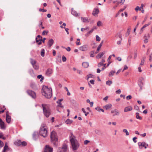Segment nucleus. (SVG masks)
<instances>
[{"label": "nucleus", "mask_w": 152, "mask_h": 152, "mask_svg": "<svg viewBox=\"0 0 152 152\" xmlns=\"http://www.w3.org/2000/svg\"><path fill=\"white\" fill-rule=\"evenodd\" d=\"M70 140L73 151L77 150L79 148V145L75 136L72 133H71L69 137Z\"/></svg>", "instance_id": "obj_1"}, {"label": "nucleus", "mask_w": 152, "mask_h": 152, "mask_svg": "<svg viewBox=\"0 0 152 152\" xmlns=\"http://www.w3.org/2000/svg\"><path fill=\"white\" fill-rule=\"evenodd\" d=\"M42 93L43 96L48 99L50 98L52 96V89L46 86H43L42 88Z\"/></svg>", "instance_id": "obj_2"}, {"label": "nucleus", "mask_w": 152, "mask_h": 152, "mask_svg": "<svg viewBox=\"0 0 152 152\" xmlns=\"http://www.w3.org/2000/svg\"><path fill=\"white\" fill-rule=\"evenodd\" d=\"M46 125L45 124H42L41 125L39 134L40 135L44 137L47 136L48 131Z\"/></svg>", "instance_id": "obj_3"}, {"label": "nucleus", "mask_w": 152, "mask_h": 152, "mask_svg": "<svg viewBox=\"0 0 152 152\" xmlns=\"http://www.w3.org/2000/svg\"><path fill=\"white\" fill-rule=\"evenodd\" d=\"M50 138L52 142L55 146H56L57 145L58 139L56 132L55 131H53L51 133Z\"/></svg>", "instance_id": "obj_4"}, {"label": "nucleus", "mask_w": 152, "mask_h": 152, "mask_svg": "<svg viewBox=\"0 0 152 152\" xmlns=\"http://www.w3.org/2000/svg\"><path fill=\"white\" fill-rule=\"evenodd\" d=\"M42 107L44 115L46 117L48 118L51 114L50 109L49 108L48 106L46 104H42Z\"/></svg>", "instance_id": "obj_5"}, {"label": "nucleus", "mask_w": 152, "mask_h": 152, "mask_svg": "<svg viewBox=\"0 0 152 152\" xmlns=\"http://www.w3.org/2000/svg\"><path fill=\"white\" fill-rule=\"evenodd\" d=\"M31 63L33 67L35 70H38L39 69V66L38 64L37 63L36 61L31 58L30 59Z\"/></svg>", "instance_id": "obj_6"}, {"label": "nucleus", "mask_w": 152, "mask_h": 152, "mask_svg": "<svg viewBox=\"0 0 152 152\" xmlns=\"http://www.w3.org/2000/svg\"><path fill=\"white\" fill-rule=\"evenodd\" d=\"M26 93L28 95L30 96L32 98L35 99L36 97V95L35 92L30 90H27Z\"/></svg>", "instance_id": "obj_7"}, {"label": "nucleus", "mask_w": 152, "mask_h": 152, "mask_svg": "<svg viewBox=\"0 0 152 152\" xmlns=\"http://www.w3.org/2000/svg\"><path fill=\"white\" fill-rule=\"evenodd\" d=\"M67 149V146L66 145L64 144H63L62 147L58 148V152H61V151H62L63 152H66V151Z\"/></svg>", "instance_id": "obj_8"}, {"label": "nucleus", "mask_w": 152, "mask_h": 152, "mask_svg": "<svg viewBox=\"0 0 152 152\" xmlns=\"http://www.w3.org/2000/svg\"><path fill=\"white\" fill-rule=\"evenodd\" d=\"M138 145L139 146V148L140 149H142L143 147H144L145 149L147 148V146H148V144H146V143L145 142H139L138 143Z\"/></svg>", "instance_id": "obj_9"}, {"label": "nucleus", "mask_w": 152, "mask_h": 152, "mask_svg": "<svg viewBox=\"0 0 152 152\" xmlns=\"http://www.w3.org/2000/svg\"><path fill=\"white\" fill-rule=\"evenodd\" d=\"M144 79L143 77H141L140 78L139 80V81L140 83L138 84V85L140 88V91H141L142 90V88L143 87V83L142 82V81L144 80Z\"/></svg>", "instance_id": "obj_10"}, {"label": "nucleus", "mask_w": 152, "mask_h": 152, "mask_svg": "<svg viewBox=\"0 0 152 152\" xmlns=\"http://www.w3.org/2000/svg\"><path fill=\"white\" fill-rule=\"evenodd\" d=\"M36 42L38 43V44L40 45L42 43V37L40 35H38L36 38Z\"/></svg>", "instance_id": "obj_11"}, {"label": "nucleus", "mask_w": 152, "mask_h": 152, "mask_svg": "<svg viewBox=\"0 0 152 152\" xmlns=\"http://www.w3.org/2000/svg\"><path fill=\"white\" fill-rule=\"evenodd\" d=\"M11 118L10 116L9 115V112L7 111L6 113V122L9 124L11 121Z\"/></svg>", "instance_id": "obj_12"}, {"label": "nucleus", "mask_w": 152, "mask_h": 152, "mask_svg": "<svg viewBox=\"0 0 152 152\" xmlns=\"http://www.w3.org/2000/svg\"><path fill=\"white\" fill-rule=\"evenodd\" d=\"M53 148L51 147L49 145H46L45 146V148L44 152H52Z\"/></svg>", "instance_id": "obj_13"}, {"label": "nucleus", "mask_w": 152, "mask_h": 152, "mask_svg": "<svg viewBox=\"0 0 152 152\" xmlns=\"http://www.w3.org/2000/svg\"><path fill=\"white\" fill-rule=\"evenodd\" d=\"M111 113L113 114V116L118 115L120 114L119 112L116 109H115L113 110H112Z\"/></svg>", "instance_id": "obj_14"}, {"label": "nucleus", "mask_w": 152, "mask_h": 152, "mask_svg": "<svg viewBox=\"0 0 152 152\" xmlns=\"http://www.w3.org/2000/svg\"><path fill=\"white\" fill-rule=\"evenodd\" d=\"M99 13V10L98 8H95L92 12V15L95 16H97V14Z\"/></svg>", "instance_id": "obj_15"}, {"label": "nucleus", "mask_w": 152, "mask_h": 152, "mask_svg": "<svg viewBox=\"0 0 152 152\" xmlns=\"http://www.w3.org/2000/svg\"><path fill=\"white\" fill-rule=\"evenodd\" d=\"M0 127L1 129H4L5 128L4 123L1 118H0Z\"/></svg>", "instance_id": "obj_16"}, {"label": "nucleus", "mask_w": 152, "mask_h": 152, "mask_svg": "<svg viewBox=\"0 0 152 152\" xmlns=\"http://www.w3.org/2000/svg\"><path fill=\"white\" fill-rule=\"evenodd\" d=\"M52 69H47L46 71V74L47 76H50L52 74Z\"/></svg>", "instance_id": "obj_17"}, {"label": "nucleus", "mask_w": 152, "mask_h": 152, "mask_svg": "<svg viewBox=\"0 0 152 152\" xmlns=\"http://www.w3.org/2000/svg\"><path fill=\"white\" fill-rule=\"evenodd\" d=\"M63 100V99H59L57 101V103L58 104L57 106L60 107L61 108H63L64 106L62 105L61 102Z\"/></svg>", "instance_id": "obj_18"}, {"label": "nucleus", "mask_w": 152, "mask_h": 152, "mask_svg": "<svg viewBox=\"0 0 152 152\" xmlns=\"http://www.w3.org/2000/svg\"><path fill=\"white\" fill-rule=\"evenodd\" d=\"M132 110V107L130 106H129L125 108L124 109V112H126L129 111H131Z\"/></svg>", "instance_id": "obj_19"}, {"label": "nucleus", "mask_w": 152, "mask_h": 152, "mask_svg": "<svg viewBox=\"0 0 152 152\" xmlns=\"http://www.w3.org/2000/svg\"><path fill=\"white\" fill-rule=\"evenodd\" d=\"M31 87L33 89L36 90L37 89V86L34 83H31L30 85Z\"/></svg>", "instance_id": "obj_20"}, {"label": "nucleus", "mask_w": 152, "mask_h": 152, "mask_svg": "<svg viewBox=\"0 0 152 152\" xmlns=\"http://www.w3.org/2000/svg\"><path fill=\"white\" fill-rule=\"evenodd\" d=\"M80 49L82 51H85L87 50V47L86 45H84L80 47Z\"/></svg>", "instance_id": "obj_21"}, {"label": "nucleus", "mask_w": 152, "mask_h": 152, "mask_svg": "<svg viewBox=\"0 0 152 152\" xmlns=\"http://www.w3.org/2000/svg\"><path fill=\"white\" fill-rule=\"evenodd\" d=\"M103 42V41H102V42H101V43H100V44L98 46V47L97 48V50L95 52V53L96 54L99 51V50L102 45Z\"/></svg>", "instance_id": "obj_22"}, {"label": "nucleus", "mask_w": 152, "mask_h": 152, "mask_svg": "<svg viewBox=\"0 0 152 152\" xmlns=\"http://www.w3.org/2000/svg\"><path fill=\"white\" fill-rule=\"evenodd\" d=\"M54 43V40L53 39H50L48 42V45L49 47H50Z\"/></svg>", "instance_id": "obj_23"}, {"label": "nucleus", "mask_w": 152, "mask_h": 152, "mask_svg": "<svg viewBox=\"0 0 152 152\" xmlns=\"http://www.w3.org/2000/svg\"><path fill=\"white\" fill-rule=\"evenodd\" d=\"M81 19L82 21L84 23L89 22L90 21L89 20L88 18H85L81 17Z\"/></svg>", "instance_id": "obj_24"}, {"label": "nucleus", "mask_w": 152, "mask_h": 152, "mask_svg": "<svg viewBox=\"0 0 152 152\" xmlns=\"http://www.w3.org/2000/svg\"><path fill=\"white\" fill-rule=\"evenodd\" d=\"M71 13L73 15H74L76 17L78 15V14L77 12L75 10H74V9L73 8L72 9Z\"/></svg>", "instance_id": "obj_25"}, {"label": "nucleus", "mask_w": 152, "mask_h": 152, "mask_svg": "<svg viewBox=\"0 0 152 152\" xmlns=\"http://www.w3.org/2000/svg\"><path fill=\"white\" fill-rule=\"evenodd\" d=\"M21 141L20 140H17L14 142V144L15 145L20 146L21 145Z\"/></svg>", "instance_id": "obj_26"}, {"label": "nucleus", "mask_w": 152, "mask_h": 152, "mask_svg": "<svg viewBox=\"0 0 152 152\" xmlns=\"http://www.w3.org/2000/svg\"><path fill=\"white\" fill-rule=\"evenodd\" d=\"M112 107V105L111 104H108L103 107V108L105 109L106 110Z\"/></svg>", "instance_id": "obj_27"}, {"label": "nucleus", "mask_w": 152, "mask_h": 152, "mask_svg": "<svg viewBox=\"0 0 152 152\" xmlns=\"http://www.w3.org/2000/svg\"><path fill=\"white\" fill-rule=\"evenodd\" d=\"M8 149V147L7 145V143L6 142L5 143V145L3 151V152H6V151Z\"/></svg>", "instance_id": "obj_28"}, {"label": "nucleus", "mask_w": 152, "mask_h": 152, "mask_svg": "<svg viewBox=\"0 0 152 152\" xmlns=\"http://www.w3.org/2000/svg\"><path fill=\"white\" fill-rule=\"evenodd\" d=\"M82 65L84 68H87L89 66V63L87 62H84L82 63Z\"/></svg>", "instance_id": "obj_29"}, {"label": "nucleus", "mask_w": 152, "mask_h": 152, "mask_svg": "<svg viewBox=\"0 0 152 152\" xmlns=\"http://www.w3.org/2000/svg\"><path fill=\"white\" fill-rule=\"evenodd\" d=\"M38 138L37 133L34 132L33 134V138L34 140H36Z\"/></svg>", "instance_id": "obj_30"}, {"label": "nucleus", "mask_w": 152, "mask_h": 152, "mask_svg": "<svg viewBox=\"0 0 152 152\" xmlns=\"http://www.w3.org/2000/svg\"><path fill=\"white\" fill-rule=\"evenodd\" d=\"M104 54V53L103 52L100 53L98 54V55L96 56V57L97 58H99L102 57Z\"/></svg>", "instance_id": "obj_31"}, {"label": "nucleus", "mask_w": 152, "mask_h": 152, "mask_svg": "<svg viewBox=\"0 0 152 152\" xmlns=\"http://www.w3.org/2000/svg\"><path fill=\"white\" fill-rule=\"evenodd\" d=\"M37 77L38 79H39L41 78L40 81L41 82H42L43 80L44 79V78L42 76V75H39L37 76Z\"/></svg>", "instance_id": "obj_32"}, {"label": "nucleus", "mask_w": 152, "mask_h": 152, "mask_svg": "<svg viewBox=\"0 0 152 152\" xmlns=\"http://www.w3.org/2000/svg\"><path fill=\"white\" fill-rule=\"evenodd\" d=\"M139 113H136V118L138 119L139 120H142V118L139 115Z\"/></svg>", "instance_id": "obj_33"}, {"label": "nucleus", "mask_w": 152, "mask_h": 152, "mask_svg": "<svg viewBox=\"0 0 152 152\" xmlns=\"http://www.w3.org/2000/svg\"><path fill=\"white\" fill-rule=\"evenodd\" d=\"M72 122V121L69 119H67L66 121V123L67 124H71Z\"/></svg>", "instance_id": "obj_34"}, {"label": "nucleus", "mask_w": 152, "mask_h": 152, "mask_svg": "<svg viewBox=\"0 0 152 152\" xmlns=\"http://www.w3.org/2000/svg\"><path fill=\"white\" fill-rule=\"evenodd\" d=\"M45 50L44 49H42L41 51V55L43 57L45 56Z\"/></svg>", "instance_id": "obj_35"}, {"label": "nucleus", "mask_w": 152, "mask_h": 152, "mask_svg": "<svg viewBox=\"0 0 152 152\" xmlns=\"http://www.w3.org/2000/svg\"><path fill=\"white\" fill-rule=\"evenodd\" d=\"M115 73V71L112 70L111 71L109 74V77H111Z\"/></svg>", "instance_id": "obj_36"}, {"label": "nucleus", "mask_w": 152, "mask_h": 152, "mask_svg": "<svg viewBox=\"0 0 152 152\" xmlns=\"http://www.w3.org/2000/svg\"><path fill=\"white\" fill-rule=\"evenodd\" d=\"M95 109L98 111L99 112H100V111H102V112H104V110L101 108H100L99 107H96L95 108Z\"/></svg>", "instance_id": "obj_37"}, {"label": "nucleus", "mask_w": 152, "mask_h": 152, "mask_svg": "<svg viewBox=\"0 0 152 152\" xmlns=\"http://www.w3.org/2000/svg\"><path fill=\"white\" fill-rule=\"evenodd\" d=\"M145 59V57H143L142 58V60L141 61V62L140 64V65H143L144 64Z\"/></svg>", "instance_id": "obj_38"}, {"label": "nucleus", "mask_w": 152, "mask_h": 152, "mask_svg": "<svg viewBox=\"0 0 152 152\" xmlns=\"http://www.w3.org/2000/svg\"><path fill=\"white\" fill-rule=\"evenodd\" d=\"M93 32V30L91 29L90 31L88 32L86 34L85 36L86 37H88L90 34L91 33Z\"/></svg>", "instance_id": "obj_39"}, {"label": "nucleus", "mask_w": 152, "mask_h": 152, "mask_svg": "<svg viewBox=\"0 0 152 152\" xmlns=\"http://www.w3.org/2000/svg\"><path fill=\"white\" fill-rule=\"evenodd\" d=\"M132 53H131L128 56L127 58V61H129L132 58Z\"/></svg>", "instance_id": "obj_40"}, {"label": "nucleus", "mask_w": 152, "mask_h": 152, "mask_svg": "<svg viewBox=\"0 0 152 152\" xmlns=\"http://www.w3.org/2000/svg\"><path fill=\"white\" fill-rule=\"evenodd\" d=\"M27 145V143L25 141H23L21 142V145L23 146H25Z\"/></svg>", "instance_id": "obj_41"}, {"label": "nucleus", "mask_w": 152, "mask_h": 152, "mask_svg": "<svg viewBox=\"0 0 152 152\" xmlns=\"http://www.w3.org/2000/svg\"><path fill=\"white\" fill-rule=\"evenodd\" d=\"M94 51L93 50L90 53V56L91 57H93L94 56Z\"/></svg>", "instance_id": "obj_42"}, {"label": "nucleus", "mask_w": 152, "mask_h": 152, "mask_svg": "<svg viewBox=\"0 0 152 152\" xmlns=\"http://www.w3.org/2000/svg\"><path fill=\"white\" fill-rule=\"evenodd\" d=\"M123 132L124 133H126V136H128L129 135V132H128L127 130L126 129H124L123 130Z\"/></svg>", "instance_id": "obj_43"}, {"label": "nucleus", "mask_w": 152, "mask_h": 152, "mask_svg": "<svg viewBox=\"0 0 152 152\" xmlns=\"http://www.w3.org/2000/svg\"><path fill=\"white\" fill-rule=\"evenodd\" d=\"M112 83H113L110 80H108L106 82V84L107 85H108L109 86H110Z\"/></svg>", "instance_id": "obj_44"}, {"label": "nucleus", "mask_w": 152, "mask_h": 152, "mask_svg": "<svg viewBox=\"0 0 152 152\" xmlns=\"http://www.w3.org/2000/svg\"><path fill=\"white\" fill-rule=\"evenodd\" d=\"M96 40L98 42L100 41L101 40L99 36L96 35Z\"/></svg>", "instance_id": "obj_45"}, {"label": "nucleus", "mask_w": 152, "mask_h": 152, "mask_svg": "<svg viewBox=\"0 0 152 152\" xmlns=\"http://www.w3.org/2000/svg\"><path fill=\"white\" fill-rule=\"evenodd\" d=\"M28 72L31 75H32L34 73L33 70L32 69H29L28 71Z\"/></svg>", "instance_id": "obj_46"}, {"label": "nucleus", "mask_w": 152, "mask_h": 152, "mask_svg": "<svg viewBox=\"0 0 152 152\" xmlns=\"http://www.w3.org/2000/svg\"><path fill=\"white\" fill-rule=\"evenodd\" d=\"M115 37H118L119 38H120L121 39V38L122 35L120 33H118L115 36Z\"/></svg>", "instance_id": "obj_47"}, {"label": "nucleus", "mask_w": 152, "mask_h": 152, "mask_svg": "<svg viewBox=\"0 0 152 152\" xmlns=\"http://www.w3.org/2000/svg\"><path fill=\"white\" fill-rule=\"evenodd\" d=\"M125 0H121L120 2L118 1L117 3V5H119L120 3H122V4H123L125 2Z\"/></svg>", "instance_id": "obj_48"}, {"label": "nucleus", "mask_w": 152, "mask_h": 152, "mask_svg": "<svg viewBox=\"0 0 152 152\" xmlns=\"http://www.w3.org/2000/svg\"><path fill=\"white\" fill-rule=\"evenodd\" d=\"M62 59L63 62H65L66 61V58L64 56H62Z\"/></svg>", "instance_id": "obj_49"}, {"label": "nucleus", "mask_w": 152, "mask_h": 152, "mask_svg": "<svg viewBox=\"0 0 152 152\" xmlns=\"http://www.w3.org/2000/svg\"><path fill=\"white\" fill-rule=\"evenodd\" d=\"M151 23V22H149L147 24L144 25L143 26L144 28H145L147 26H149Z\"/></svg>", "instance_id": "obj_50"}, {"label": "nucleus", "mask_w": 152, "mask_h": 152, "mask_svg": "<svg viewBox=\"0 0 152 152\" xmlns=\"http://www.w3.org/2000/svg\"><path fill=\"white\" fill-rule=\"evenodd\" d=\"M149 60L151 62L152 61V53H151L149 56Z\"/></svg>", "instance_id": "obj_51"}, {"label": "nucleus", "mask_w": 152, "mask_h": 152, "mask_svg": "<svg viewBox=\"0 0 152 152\" xmlns=\"http://www.w3.org/2000/svg\"><path fill=\"white\" fill-rule=\"evenodd\" d=\"M137 51H136L134 53V59H135L137 57Z\"/></svg>", "instance_id": "obj_52"}, {"label": "nucleus", "mask_w": 152, "mask_h": 152, "mask_svg": "<svg viewBox=\"0 0 152 152\" xmlns=\"http://www.w3.org/2000/svg\"><path fill=\"white\" fill-rule=\"evenodd\" d=\"M4 143L3 142L0 140V148L3 146Z\"/></svg>", "instance_id": "obj_53"}, {"label": "nucleus", "mask_w": 152, "mask_h": 152, "mask_svg": "<svg viewBox=\"0 0 152 152\" xmlns=\"http://www.w3.org/2000/svg\"><path fill=\"white\" fill-rule=\"evenodd\" d=\"M132 98V96L130 95L126 97V99L127 100H129Z\"/></svg>", "instance_id": "obj_54"}, {"label": "nucleus", "mask_w": 152, "mask_h": 152, "mask_svg": "<svg viewBox=\"0 0 152 152\" xmlns=\"http://www.w3.org/2000/svg\"><path fill=\"white\" fill-rule=\"evenodd\" d=\"M90 142V141L86 140L84 141V144L85 145H87L88 143L89 142Z\"/></svg>", "instance_id": "obj_55"}, {"label": "nucleus", "mask_w": 152, "mask_h": 152, "mask_svg": "<svg viewBox=\"0 0 152 152\" xmlns=\"http://www.w3.org/2000/svg\"><path fill=\"white\" fill-rule=\"evenodd\" d=\"M39 11H42L43 12H45L47 11L46 10H45L44 9H39Z\"/></svg>", "instance_id": "obj_56"}, {"label": "nucleus", "mask_w": 152, "mask_h": 152, "mask_svg": "<svg viewBox=\"0 0 152 152\" xmlns=\"http://www.w3.org/2000/svg\"><path fill=\"white\" fill-rule=\"evenodd\" d=\"M102 24V22L100 21H98L97 23V25L98 26H100Z\"/></svg>", "instance_id": "obj_57"}, {"label": "nucleus", "mask_w": 152, "mask_h": 152, "mask_svg": "<svg viewBox=\"0 0 152 152\" xmlns=\"http://www.w3.org/2000/svg\"><path fill=\"white\" fill-rule=\"evenodd\" d=\"M147 17H148V16L147 15L145 17L144 20L142 23V24H143L146 21V20L147 19Z\"/></svg>", "instance_id": "obj_58"}, {"label": "nucleus", "mask_w": 152, "mask_h": 152, "mask_svg": "<svg viewBox=\"0 0 152 152\" xmlns=\"http://www.w3.org/2000/svg\"><path fill=\"white\" fill-rule=\"evenodd\" d=\"M130 28H128L127 29V35H129L130 33Z\"/></svg>", "instance_id": "obj_59"}, {"label": "nucleus", "mask_w": 152, "mask_h": 152, "mask_svg": "<svg viewBox=\"0 0 152 152\" xmlns=\"http://www.w3.org/2000/svg\"><path fill=\"white\" fill-rule=\"evenodd\" d=\"M103 64L102 63L100 62L99 63L98 65V67H101V66H103Z\"/></svg>", "instance_id": "obj_60"}, {"label": "nucleus", "mask_w": 152, "mask_h": 152, "mask_svg": "<svg viewBox=\"0 0 152 152\" xmlns=\"http://www.w3.org/2000/svg\"><path fill=\"white\" fill-rule=\"evenodd\" d=\"M137 139V138L136 137H134L133 138V141L134 142L136 143L137 142V140H136Z\"/></svg>", "instance_id": "obj_61"}, {"label": "nucleus", "mask_w": 152, "mask_h": 152, "mask_svg": "<svg viewBox=\"0 0 152 152\" xmlns=\"http://www.w3.org/2000/svg\"><path fill=\"white\" fill-rule=\"evenodd\" d=\"M144 6V4H142L141 6L139 7V10H141V9H143V7Z\"/></svg>", "instance_id": "obj_62"}, {"label": "nucleus", "mask_w": 152, "mask_h": 152, "mask_svg": "<svg viewBox=\"0 0 152 152\" xmlns=\"http://www.w3.org/2000/svg\"><path fill=\"white\" fill-rule=\"evenodd\" d=\"M94 80H92L90 81V82L92 84H94Z\"/></svg>", "instance_id": "obj_63"}, {"label": "nucleus", "mask_w": 152, "mask_h": 152, "mask_svg": "<svg viewBox=\"0 0 152 152\" xmlns=\"http://www.w3.org/2000/svg\"><path fill=\"white\" fill-rule=\"evenodd\" d=\"M121 40L122 39H121L120 40L117 41V44L118 45H120L121 43Z\"/></svg>", "instance_id": "obj_64"}]
</instances>
